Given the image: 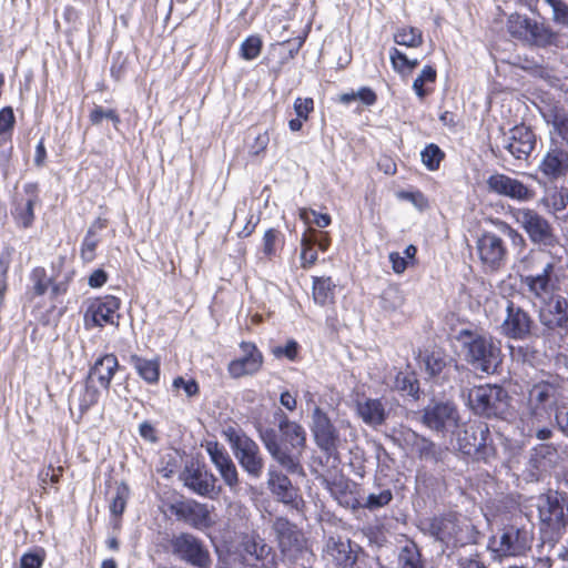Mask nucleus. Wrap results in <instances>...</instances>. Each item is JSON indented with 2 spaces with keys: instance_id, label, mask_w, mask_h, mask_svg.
Here are the masks:
<instances>
[{
  "instance_id": "obj_1",
  "label": "nucleus",
  "mask_w": 568,
  "mask_h": 568,
  "mask_svg": "<svg viewBox=\"0 0 568 568\" xmlns=\"http://www.w3.org/2000/svg\"><path fill=\"white\" fill-rule=\"evenodd\" d=\"M273 424L258 420L256 432L272 458L286 470L288 475L305 476L302 464L303 450L306 446V433L296 422L291 420L282 410L273 414Z\"/></svg>"
},
{
  "instance_id": "obj_2",
  "label": "nucleus",
  "mask_w": 568,
  "mask_h": 568,
  "mask_svg": "<svg viewBox=\"0 0 568 568\" xmlns=\"http://www.w3.org/2000/svg\"><path fill=\"white\" fill-rule=\"evenodd\" d=\"M74 278V271L62 278H53L44 266H34L29 273L26 298L31 307V315L42 326L57 325L65 313L60 306Z\"/></svg>"
},
{
  "instance_id": "obj_3",
  "label": "nucleus",
  "mask_w": 568,
  "mask_h": 568,
  "mask_svg": "<svg viewBox=\"0 0 568 568\" xmlns=\"http://www.w3.org/2000/svg\"><path fill=\"white\" fill-rule=\"evenodd\" d=\"M560 260L542 250H531L521 261L520 283L530 296L545 302L560 288Z\"/></svg>"
},
{
  "instance_id": "obj_4",
  "label": "nucleus",
  "mask_w": 568,
  "mask_h": 568,
  "mask_svg": "<svg viewBox=\"0 0 568 568\" xmlns=\"http://www.w3.org/2000/svg\"><path fill=\"white\" fill-rule=\"evenodd\" d=\"M539 529L548 541H558L568 526V494L548 489L537 496Z\"/></svg>"
},
{
  "instance_id": "obj_5",
  "label": "nucleus",
  "mask_w": 568,
  "mask_h": 568,
  "mask_svg": "<svg viewBox=\"0 0 568 568\" xmlns=\"http://www.w3.org/2000/svg\"><path fill=\"white\" fill-rule=\"evenodd\" d=\"M457 339L465 351L466 361L476 369L490 374L497 371L501 362V349L490 336L470 329H462Z\"/></svg>"
},
{
  "instance_id": "obj_6",
  "label": "nucleus",
  "mask_w": 568,
  "mask_h": 568,
  "mask_svg": "<svg viewBox=\"0 0 568 568\" xmlns=\"http://www.w3.org/2000/svg\"><path fill=\"white\" fill-rule=\"evenodd\" d=\"M511 397L499 385H476L469 389L468 405L474 414L505 419L510 414Z\"/></svg>"
},
{
  "instance_id": "obj_7",
  "label": "nucleus",
  "mask_w": 568,
  "mask_h": 568,
  "mask_svg": "<svg viewBox=\"0 0 568 568\" xmlns=\"http://www.w3.org/2000/svg\"><path fill=\"white\" fill-rule=\"evenodd\" d=\"M564 384V378L558 375L534 383L527 395L529 415L537 419L548 418L551 410L559 407L565 393Z\"/></svg>"
},
{
  "instance_id": "obj_8",
  "label": "nucleus",
  "mask_w": 568,
  "mask_h": 568,
  "mask_svg": "<svg viewBox=\"0 0 568 568\" xmlns=\"http://www.w3.org/2000/svg\"><path fill=\"white\" fill-rule=\"evenodd\" d=\"M545 338L558 348L568 346V298L554 294L540 313Z\"/></svg>"
},
{
  "instance_id": "obj_9",
  "label": "nucleus",
  "mask_w": 568,
  "mask_h": 568,
  "mask_svg": "<svg viewBox=\"0 0 568 568\" xmlns=\"http://www.w3.org/2000/svg\"><path fill=\"white\" fill-rule=\"evenodd\" d=\"M459 450L476 460L489 462L496 457L497 449L490 438L487 423L473 422L464 426L457 437Z\"/></svg>"
},
{
  "instance_id": "obj_10",
  "label": "nucleus",
  "mask_w": 568,
  "mask_h": 568,
  "mask_svg": "<svg viewBox=\"0 0 568 568\" xmlns=\"http://www.w3.org/2000/svg\"><path fill=\"white\" fill-rule=\"evenodd\" d=\"M468 525L460 519L456 511H448L429 519V534L447 548H459L471 541Z\"/></svg>"
},
{
  "instance_id": "obj_11",
  "label": "nucleus",
  "mask_w": 568,
  "mask_h": 568,
  "mask_svg": "<svg viewBox=\"0 0 568 568\" xmlns=\"http://www.w3.org/2000/svg\"><path fill=\"white\" fill-rule=\"evenodd\" d=\"M323 557L337 568H367L371 560L357 544L341 536L326 539Z\"/></svg>"
},
{
  "instance_id": "obj_12",
  "label": "nucleus",
  "mask_w": 568,
  "mask_h": 568,
  "mask_svg": "<svg viewBox=\"0 0 568 568\" xmlns=\"http://www.w3.org/2000/svg\"><path fill=\"white\" fill-rule=\"evenodd\" d=\"M121 305V298L110 294L92 298L83 314L85 329L102 328L106 325L118 327Z\"/></svg>"
},
{
  "instance_id": "obj_13",
  "label": "nucleus",
  "mask_w": 568,
  "mask_h": 568,
  "mask_svg": "<svg viewBox=\"0 0 568 568\" xmlns=\"http://www.w3.org/2000/svg\"><path fill=\"white\" fill-rule=\"evenodd\" d=\"M229 442L241 467L253 478L261 477L264 458L258 445L246 434L231 430Z\"/></svg>"
},
{
  "instance_id": "obj_14",
  "label": "nucleus",
  "mask_w": 568,
  "mask_h": 568,
  "mask_svg": "<svg viewBox=\"0 0 568 568\" xmlns=\"http://www.w3.org/2000/svg\"><path fill=\"white\" fill-rule=\"evenodd\" d=\"M272 530L284 557L296 559L306 549L307 539L304 532L286 517L277 516L272 523Z\"/></svg>"
},
{
  "instance_id": "obj_15",
  "label": "nucleus",
  "mask_w": 568,
  "mask_h": 568,
  "mask_svg": "<svg viewBox=\"0 0 568 568\" xmlns=\"http://www.w3.org/2000/svg\"><path fill=\"white\" fill-rule=\"evenodd\" d=\"M172 552L196 568H210L212 560L203 541L190 532H181L170 540Z\"/></svg>"
},
{
  "instance_id": "obj_16",
  "label": "nucleus",
  "mask_w": 568,
  "mask_h": 568,
  "mask_svg": "<svg viewBox=\"0 0 568 568\" xmlns=\"http://www.w3.org/2000/svg\"><path fill=\"white\" fill-rule=\"evenodd\" d=\"M169 510L178 520L197 530L212 528L216 523L213 516L214 507L195 499L176 500L169 506Z\"/></svg>"
},
{
  "instance_id": "obj_17",
  "label": "nucleus",
  "mask_w": 568,
  "mask_h": 568,
  "mask_svg": "<svg viewBox=\"0 0 568 568\" xmlns=\"http://www.w3.org/2000/svg\"><path fill=\"white\" fill-rule=\"evenodd\" d=\"M514 216L534 244L554 247L558 243L550 223L535 210L518 209Z\"/></svg>"
},
{
  "instance_id": "obj_18",
  "label": "nucleus",
  "mask_w": 568,
  "mask_h": 568,
  "mask_svg": "<svg viewBox=\"0 0 568 568\" xmlns=\"http://www.w3.org/2000/svg\"><path fill=\"white\" fill-rule=\"evenodd\" d=\"M477 254L486 272H497L505 266L508 248L505 241L493 232H484L476 243Z\"/></svg>"
},
{
  "instance_id": "obj_19",
  "label": "nucleus",
  "mask_w": 568,
  "mask_h": 568,
  "mask_svg": "<svg viewBox=\"0 0 568 568\" xmlns=\"http://www.w3.org/2000/svg\"><path fill=\"white\" fill-rule=\"evenodd\" d=\"M26 199H17L12 202L11 217L17 229L29 230L34 225V209L41 203L40 186L38 182H27L23 185Z\"/></svg>"
},
{
  "instance_id": "obj_20",
  "label": "nucleus",
  "mask_w": 568,
  "mask_h": 568,
  "mask_svg": "<svg viewBox=\"0 0 568 568\" xmlns=\"http://www.w3.org/2000/svg\"><path fill=\"white\" fill-rule=\"evenodd\" d=\"M239 347L243 355L232 359L227 364L229 375L234 379L256 375L264 365L263 353L257 345L251 341H242Z\"/></svg>"
},
{
  "instance_id": "obj_21",
  "label": "nucleus",
  "mask_w": 568,
  "mask_h": 568,
  "mask_svg": "<svg viewBox=\"0 0 568 568\" xmlns=\"http://www.w3.org/2000/svg\"><path fill=\"white\" fill-rule=\"evenodd\" d=\"M267 478V488L271 494L281 503L293 509L302 510L304 499L300 493V488L294 486L288 475L278 469L270 468Z\"/></svg>"
},
{
  "instance_id": "obj_22",
  "label": "nucleus",
  "mask_w": 568,
  "mask_h": 568,
  "mask_svg": "<svg viewBox=\"0 0 568 568\" xmlns=\"http://www.w3.org/2000/svg\"><path fill=\"white\" fill-rule=\"evenodd\" d=\"M534 320L527 311L513 301L507 302L506 317L500 325L504 336L513 339H525L531 334Z\"/></svg>"
},
{
  "instance_id": "obj_23",
  "label": "nucleus",
  "mask_w": 568,
  "mask_h": 568,
  "mask_svg": "<svg viewBox=\"0 0 568 568\" xmlns=\"http://www.w3.org/2000/svg\"><path fill=\"white\" fill-rule=\"evenodd\" d=\"M313 434L317 446L327 455L337 452L339 434L328 415L318 406L313 410Z\"/></svg>"
},
{
  "instance_id": "obj_24",
  "label": "nucleus",
  "mask_w": 568,
  "mask_h": 568,
  "mask_svg": "<svg viewBox=\"0 0 568 568\" xmlns=\"http://www.w3.org/2000/svg\"><path fill=\"white\" fill-rule=\"evenodd\" d=\"M536 142L531 128L519 124L509 130V135L504 138L503 148L516 160L526 161L535 150Z\"/></svg>"
},
{
  "instance_id": "obj_25",
  "label": "nucleus",
  "mask_w": 568,
  "mask_h": 568,
  "mask_svg": "<svg viewBox=\"0 0 568 568\" xmlns=\"http://www.w3.org/2000/svg\"><path fill=\"white\" fill-rule=\"evenodd\" d=\"M487 187L490 192L507 196L517 201H530L535 197V191L521 181L504 173L491 174L487 179Z\"/></svg>"
},
{
  "instance_id": "obj_26",
  "label": "nucleus",
  "mask_w": 568,
  "mask_h": 568,
  "mask_svg": "<svg viewBox=\"0 0 568 568\" xmlns=\"http://www.w3.org/2000/svg\"><path fill=\"white\" fill-rule=\"evenodd\" d=\"M532 537L525 526L516 523L504 527L500 537V550L506 556H523L531 548Z\"/></svg>"
},
{
  "instance_id": "obj_27",
  "label": "nucleus",
  "mask_w": 568,
  "mask_h": 568,
  "mask_svg": "<svg viewBox=\"0 0 568 568\" xmlns=\"http://www.w3.org/2000/svg\"><path fill=\"white\" fill-rule=\"evenodd\" d=\"M457 420L458 412L452 403H436L434 406L426 408L423 415L424 424L437 432L456 426Z\"/></svg>"
},
{
  "instance_id": "obj_28",
  "label": "nucleus",
  "mask_w": 568,
  "mask_h": 568,
  "mask_svg": "<svg viewBox=\"0 0 568 568\" xmlns=\"http://www.w3.org/2000/svg\"><path fill=\"white\" fill-rule=\"evenodd\" d=\"M182 479L187 488L200 496H209L215 489L216 478L204 466H186Z\"/></svg>"
},
{
  "instance_id": "obj_29",
  "label": "nucleus",
  "mask_w": 568,
  "mask_h": 568,
  "mask_svg": "<svg viewBox=\"0 0 568 568\" xmlns=\"http://www.w3.org/2000/svg\"><path fill=\"white\" fill-rule=\"evenodd\" d=\"M548 181H556L568 173V152L559 146L550 148L538 165Z\"/></svg>"
},
{
  "instance_id": "obj_30",
  "label": "nucleus",
  "mask_w": 568,
  "mask_h": 568,
  "mask_svg": "<svg viewBox=\"0 0 568 568\" xmlns=\"http://www.w3.org/2000/svg\"><path fill=\"white\" fill-rule=\"evenodd\" d=\"M129 363L134 368L138 377L149 386H156L161 381V356L144 357L138 354H131Z\"/></svg>"
},
{
  "instance_id": "obj_31",
  "label": "nucleus",
  "mask_w": 568,
  "mask_h": 568,
  "mask_svg": "<svg viewBox=\"0 0 568 568\" xmlns=\"http://www.w3.org/2000/svg\"><path fill=\"white\" fill-rule=\"evenodd\" d=\"M120 367L121 366L115 354H103L99 356L94 364L90 367L88 379L90 381L92 376H95L101 387L105 390H109L112 379Z\"/></svg>"
},
{
  "instance_id": "obj_32",
  "label": "nucleus",
  "mask_w": 568,
  "mask_h": 568,
  "mask_svg": "<svg viewBox=\"0 0 568 568\" xmlns=\"http://www.w3.org/2000/svg\"><path fill=\"white\" fill-rule=\"evenodd\" d=\"M244 550L247 555L254 557V566L261 568H275L276 554L260 536H251L244 542Z\"/></svg>"
},
{
  "instance_id": "obj_33",
  "label": "nucleus",
  "mask_w": 568,
  "mask_h": 568,
  "mask_svg": "<svg viewBox=\"0 0 568 568\" xmlns=\"http://www.w3.org/2000/svg\"><path fill=\"white\" fill-rule=\"evenodd\" d=\"M558 450L554 444H539L532 449L529 466L534 474L542 476L556 466Z\"/></svg>"
},
{
  "instance_id": "obj_34",
  "label": "nucleus",
  "mask_w": 568,
  "mask_h": 568,
  "mask_svg": "<svg viewBox=\"0 0 568 568\" xmlns=\"http://www.w3.org/2000/svg\"><path fill=\"white\" fill-rule=\"evenodd\" d=\"M357 415L369 426H381L386 422L387 413L379 398H365L356 403Z\"/></svg>"
},
{
  "instance_id": "obj_35",
  "label": "nucleus",
  "mask_w": 568,
  "mask_h": 568,
  "mask_svg": "<svg viewBox=\"0 0 568 568\" xmlns=\"http://www.w3.org/2000/svg\"><path fill=\"white\" fill-rule=\"evenodd\" d=\"M507 29L508 32L517 39L528 40L536 43L540 41L539 26L527 17L511 14L507 22Z\"/></svg>"
},
{
  "instance_id": "obj_36",
  "label": "nucleus",
  "mask_w": 568,
  "mask_h": 568,
  "mask_svg": "<svg viewBox=\"0 0 568 568\" xmlns=\"http://www.w3.org/2000/svg\"><path fill=\"white\" fill-rule=\"evenodd\" d=\"M328 488L339 505L351 509L362 506L356 484L347 479H339L329 483Z\"/></svg>"
},
{
  "instance_id": "obj_37",
  "label": "nucleus",
  "mask_w": 568,
  "mask_h": 568,
  "mask_svg": "<svg viewBox=\"0 0 568 568\" xmlns=\"http://www.w3.org/2000/svg\"><path fill=\"white\" fill-rule=\"evenodd\" d=\"M316 230L308 227L301 237V267L303 270H310L313 267L318 258L316 246Z\"/></svg>"
},
{
  "instance_id": "obj_38",
  "label": "nucleus",
  "mask_w": 568,
  "mask_h": 568,
  "mask_svg": "<svg viewBox=\"0 0 568 568\" xmlns=\"http://www.w3.org/2000/svg\"><path fill=\"white\" fill-rule=\"evenodd\" d=\"M285 245V235L280 229H267L262 237L261 247L263 256L272 261Z\"/></svg>"
},
{
  "instance_id": "obj_39",
  "label": "nucleus",
  "mask_w": 568,
  "mask_h": 568,
  "mask_svg": "<svg viewBox=\"0 0 568 568\" xmlns=\"http://www.w3.org/2000/svg\"><path fill=\"white\" fill-rule=\"evenodd\" d=\"M335 283L329 276L313 277V298L321 306L333 304L335 300Z\"/></svg>"
},
{
  "instance_id": "obj_40",
  "label": "nucleus",
  "mask_w": 568,
  "mask_h": 568,
  "mask_svg": "<svg viewBox=\"0 0 568 568\" xmlns=\"http://www.w3.org/2000/svg\"><path fill=\"white\" fill-rule=\"evenodd\" d=\"M437 80V71L433 65H425L418 77L413 82V90L415 94L420 99H425L432 94L435 90V83Z\"/></svg>"
},
{
  "instance_id": "obj_41",
  "label": "nucleus",
  "mask_w": 568,
  "mask_h": 568,
  "mask_svg": "<svg viewBox=\"0 0 568 568\" xmlns=\"http://www.w3.org/2000/svg\"><path fill=\"white\" fill-rule=\"evenodd\" d=\"M454 359L442 349H434L424 357L426 372L430 377H439L450 366Z\"/></svg>"
},
{
  "instance_id": "obj_42",
  "label": "nucleus",
  "mask_w": 568,
  "mask_h": 568,
  "mask_svg": "<svg viewBox=\"0 0 568 568\" xmlns=\"http://www.w3.org/2000/svg\"><path fill=\"white\" fill-rule=\"evenodd\" d=\"M397 568H428L417 544H406L398 554Z\"/></svg>"
},
{
  "instance_id": "obj_43",
  "label": "nucleus",
  "mask_w": 568,
  "mask_h": 568,
  "mask_svg": "<svg viewBox=\"0 0 568 568\" xmlns=\"http://www.w3.org/2000/svg\"><path fill=\"white\" fill-rule=\"evenodd\" d=\"M393 40L398 45L413 49L419 48L424 43L422 30L412 26L398 28L393 34Z\"/></svg>"
},
{
  "instance_id": "obj_44",
  "label": "nucleus",
  "mask_w": 568,
  "mask_h": 568,
  "mask_svg": "<svg viewBox=\"0 0 568 568\" xmlns=\"http://www.w3.org/2000/svg\"><path fill=\"white\" fill-rule=\"evenodd\" d=\"M130 498V487L125 481L116 483L115 496L110 500L109 509L113 518L121 519Z\"/></svg>"
},
{
  "instance_id": "obj_45",
  "label": "nucleus",
  "mask_w": 568,
  "mask_h": 568,
  "mask_svg": "<svg viewBox=\"0 0 568 568\" xmlns=\"http://www.w3.org/2000/svg\"><path fill=\"white\" fill-rule=\"evenodd\" d=\"M446 153L436 144L428 143L420 152L422 163L428 171H437L445 160Z\"/></svg>"
},
{
  "instance_id": "obj_46",
  "label": "nucleus",
  "mask_w": 568,
  "mask_h": 568,
  "mask_svg": "<svg viewBox=\"0 0 568 568\" xmlns=\"http://www.w3.org/2000/svg\"><path fill=\"white\" fill-rule=\"evenodd\" d=\"M205 449L219 473L234 464L225 447L219 442H207Z\"/></svg>"
},
{
  "instance_id": "obj_47",
  "label": "nucleus",
  "mask_w": 568,
  "mask_h": 568,
  "mask_svg": "<svg viewBox=\"0 0 568 568\" xmlns=\"http://www.w3.org/2000/svg\"><path fill=\"white\" fill-rule=\"evenodd\" d=\"M100 399V390L87 379L79 395V412L82 418Z\"/></svg>"
},
{
  "instance_id": "obj_48",
  "label": "nucleus",
  "mask_w": 568,
  "mask_h": 568,
  "mask_svg": "<svg viewBox=\"0 0 568 568\" xmlns=\"http://www.w3.org/2000/svg\"><path fill=\"white\" fill-rule=\"evenodd\" d=\"M389 60L394 71L400 74H404L407 71L410 72L419 65L418 59H408L404 52L395 47L389 50Z\"/></svg>"
},
{
  "instance_id": "obj_49",
  "label": "nucleus",
  "mask_w": 568,
  "mask_h": 568,
  "mask_svg": "<svg viewBox=\"0 0 568 568\" xmlns=\"http://www.w3.org/2000/svg\"><path fill=\"white\" fill-rule=\"evenodd\" d=\"M263 48V41L260 36L252 34L244 39L240 47V55L246 61L256 59Z\"/></svg>"
},
{
  "instance_id": "obj_50",
  "label": "nucleus",
  "mask_w": 568,
  "mask_h": 568,
  "mask_svg": "<svg viewBox=\"0 0 568 568\" xmlns=\"http://www.w3.org/2000/svg\"><path fill=\"white\" fill-rule=\"evenodd\" d=\"M103 119L111 121L115 129H118L121 123V118L116 109H103L100 105H95L89 113V120L92 125L101 124Z\"/></svg>"
},
{
  "instance_id": "obj_51",
  "label": "nucleus",
  "mask_w": 568,
  "mask_h": 568,
  "mask_svg": "<svg viewBox=\"0 0 568 568\" xmlns=\"http://www.w3.org/2000/svg\"><path fill=\"white\" fill-rule=\"evenodd\" d=\"M99 242L100 241L95 236L94 230L90 227L80 246V256L83 262H92L95 258V251Z\"/></svg>"
},
{
  "instance_id": "obj_52",
  "label": "nucleus",
  "mask_w": 568,
  "mask_h": 568,
  "mask_svg": "<svg viewBox=\"0 0 568 568\" xmlns=\"http://www.w3.org/2000/svg\"><path fill=\"white\" fill-rule=\"evenodd\" d=\"M64 468L61 465L53 466L49 464L44 469L38 474L39 481L43 490L48 484L58 485L63 477Z\"/></svg>"
},
{
  "instance_id": "obj_53",
  "label": "nucleus",
  "mask_w": 568,
  "mask_h": 568,
  "mask_svg": "<svg viewBox=\"0 0 568 568\" xmlns=\"http://www.w3.org/2000/svg\"><path fill=\"white\" fill-rule=\"evenodd\" d=\"M301 346L295 339H288L285 345L275 346L272 349V354L276 358H286L291 362H295L300 357Z\"/></svg>"
},
{
  "instance_id": "obj_54",
  "label": "nucleus",
  "mask_w": 568,
  "mask_h": 568,
  "mask_svg": "<svg viewBox=\"0 0 568 568\" xmlns=\"http://www.w3.org/2000/svg\"><path fill=\"white\" fill-rule=\"evenodd\" d=\"M393 499V493L390 489H384L379 494H371L366 498V501L361 507L369 510H375L387 506Z\"/></svg>"
},
{
  "instance_id": "obj_55",
  "label": "nucleus",
  "mask_w": 568,
  "mask_h": 568,
  "mask_svg": "<svg viewBox=\"0 0 568 568\" xmlns=\"http://www.w3.org/2000/svg\"><path fill=\"white\" fill-rule=\"evenodd\" d=\"M45 560V550L38 547L34 551L24 552L20 558V568H41Z\"/></svg>"
},
{
  "instance_id": "obj_56",
  "label": "nucleus",
  "mask_w": 568,
  "mask_h": 568,
  "mask_svg": "<svg viewBox=\"0 0 568 568\" xmlns=\"http://www.w3.org/2000/svg\"><path fill=\"white\" fill-rule=\"evenodd\" d=\"M397 197L399 200L410 202L414 206H416L420 211L426 210L429 206L428 197L420 190H414V191L403 190L397 193Z\"/></svg>"
},
{
  "instance_id": "obj_57",
  "label": "nucleus",
  "mask_w": 568,
  "mask_h": 568,
  "mask_svg": "<svg viewBox=\"0 0 568 568\" xmlns=\"http://www.w3.org/2000/svg\"><path fill=\"white\" fill-rule=\"evenodd\" d=\"M396 385L402 392H405L414 398H418L419 383L413 375L397 376Z\"/></svg>"
},
{
  "instance_id": "obj_58",
  "label": "nucleus",
  "mask_w": 568,
  "mask_h": 568,
  "mask_svg": "<svg viewBox=\"0 0 568 568\" xmlns=\"http://www.w3.org/2000/svg\"><path fill=\"white\" fill-rule=\"evenodd\" d=\"M16 124V116L11 106H3L0 110V135L11 136Z\"/></svg>"
},
{
  "instance_id": "obj_59",
  "label": "nucleus",
  "mask_w": 568,
  "mask_h": 568,
  "mask_svg": "<svg viewBox=\"0 0 568 568\" xmlns=\"http://www.w3.org/2000/svg\"><path fill=\"white\" fill-rule=\"evenodd\" d=\"M172 387L182 388L187 397H195L200 394L199 383L194 378L185 379L183 376H176L172 382Z\"/></svg>"
},
{
  "instance_id": "obj_60",
  "label": "nucleus",
  "mask_w": 568,
  "mask_h": 568,
  "mask_svg": "<svg viewBox=\"0 0 568 568\" xmlns=\"http://www.w3.org/2000/svg\"><path fill=\"white\" fill-rule=\"evenodd\" d=\"M414 445L417 447V453L420 458L434 457L436 454L435 444L413 432Z\"/></svg>"
},
{
  "instance_id": "obj_61",
  "label": "nucleus",
  "mask_w": 568,
  "mask_h": 568,
  "mask_svg": "<svg viewBox=\"0 0 568 568\" xmlns=\"http://www.w3.org/2000/svg\"><path fill=\"white\" fill-rule=\"evenodd\" d=\"M554 12V20L559 24L568 27V3L564 0H546Z\"/></svg>"
},
{
  "instance_id": "obj_62",
  "label": "nucleus",
  "mask_w": 568,
  "mask_h": 568,
  "mask_svg": "<svg viewBox=\"0 0 568 568\" xmlns=\"http://www.w3.org/2000/svg\"><path fill=\"white\" fill-rule=\"evenodd\" d=\"M314 100L312 98H296L294 101V110L298 118L307 121L310 114L314 112Z\"/></svg>"
},
{
  "instance_id": "obj_63",
  "label": "nucleus",
  "mask_w": 568,
  "mask_h": 568,
  "mask_svg": "<svg viewBox=\"0 0 568 568\" xmlns=\"http://www.w3.org/2000/svg\"><path fill=\"white\" fill-rule=\"evenodd\" d=\"M139 435L142 437L144 442L151 444H156L160 439L158 435V429L149 420H144L139 425Z\"/></svg>"
},
{
  "instance_id": "obj_64",
  "label": "nucleus",
  "mask_w": 568,
  "mask_h": 568,
  "mask_svg": "<svg viewBox=\"0 0 568 568\" xmlns=\"http://www.w3.org/2000/svg\"><path fill=\"white\" fill-rule=\"evenodd\" d=\"M555 419L558 428L568 437V402L557 407Z\"/></svg>"
}]
</instances>
